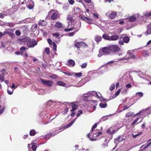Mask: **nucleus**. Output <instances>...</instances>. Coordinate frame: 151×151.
<instances>
[{
    "mask_svg": "<svg viewBox=\"0 0 151 151\" xmlns=\"http://www.w3.org/2000/svg\"><path fill=\"white\" fill-rule=\"evenodd\" d=\"M102 133L101 132H97L95 131H93V132L91 131L90 133L88 134L87 136L91 141H96L97 140L96 137L99 135L101 134Z\"/></svg>",
    "mask_w": 151,
    "mask_h": 151,
    "instance_id": "1",
    "label": "nucleus"
},
{
    "mask_svg": "<svg viewBox=\"0 0 151 151\" xmlns=\"http://www.w3.org/2000/svg\"><path fill=\"white\" fill-rule=\"evenodd\" d=\"M151 113V106L147 108L145 110H141L140 111L136 114L134 115L135 116L139 114L143 115L145 114V115H147Z\"/></svg>",
    "mask_w": 151,
    "mask_h": 151,
    "instance_id": "2",
    "label": "nucleus"
},
{
    "mask_svg": "<svg viewBox=\"0 0 151 151\" xmlns=\"http://www.w3.org/2000/svg\"><path fill=\"white\" fill-rule=\"evenodd\" d=\"M27 45L29 47H33L35 45H37V42L34 40H31L29 38H27Z\"/></svg>",
    "mask_w": 151,
    "mask_h": 151,
    "instance_id": "3",
    "label": "nucleus"
},
{
    "mask_svg": "<svg viewBox=\"0 0 151 151\" xmlns=\"http://www.w3.org/2000/svg\"><path fill=\"white\" fill-rule=\"evenodd\" d=\"M106 16L112 19H114L117 15V13L115 11H108L105 14Z\"/></svg>",
    "mask_w": 151,
    "mask_h": 151,
    "instance_id": "4",
    "label": "nucleus"
},
{
    "mask_svg": "<svg viewBox=\"0 0 151 151\" xmlns=\"http://www.w3.org/2000/svg\"><path fill=\"white\" fill-rule=\"evenodd\" d=\"M140 15L139 14H136L128 17L127 19H129L130 22H133L135 21L137 19H139Z\"/></svg>",
    "mask_w": 151,
    "mask_h": 151,
    "instance_id": "5",
    "label": "nucleus"
},
{
    "mask_svg": "<svg viewBox=\"0 0 151 151\" xmlns=\"http://www.w3.org/2000/svg\"><path fill=\"white\" fill-rule=\"evenodd\" d=\"M127 54L128 55V56H129V57L126 58H122L120 60H123L124 59L127 60L129 59H132V58L133 59H135V56L134 55V54L133 52V50H130L128 51L127 52Z\"/></svg>",
    "mask_w": 151,
    "mask_h": 151,
    "instance_id": "6",
    "label": "nucleus"
},
{
    "mask_svg": "<svg viewBox=\"0 0 151 151\" xmlns=\"http://www.w3.org/2000/svg\"><path fill=\"white\" fill-rule=\"evenodd\" d=\"M99 51H101V52H102L105 55L109 54L111 52L110 46L108 47H105L99 50Z\"/></svg>",
    "mask_w": 151,
    "mask_h": 151,
    "instance_id": "7",
    "label": "nucleus"
},
{
    "mask_svg": "<svg viewBox=\"0 0 151 151\" xmlns=\"http://www.w3.org/2000/svg\"><path fill=\"white\" fill-rule=\"evenodd\" d=\"M59 129H56L54 131V132H50L49 134H48L46 135L45 137L46 138V139H49L51 137H53L56 135L60 131H59L58 132L55 133V132L57 131H58L59 130Z\"/></svg>",
    "mask_w": 151,
    "mask_h": 151,
    "instance_id": "8",
    "label": "nucleus"
},
{
    "mask_svg": "<svg viewBox=\"0 0 151 151\" xmlns=\"http://www.w3.org/2000/svg\"><path fill=\"white\" fill-rule=\"evenodd\" d=\"M87 94L89 95H91L92 96H94L96 95V96L98 98H100L101 97V94L99 92H96L95 91H92L88 92Z\"/></svg>",
    "mask_w": 151,
    "mask_h": 151,
    "instance_id": "9",
    "label": "nucleus"
},
{
    "mask_svg": "<svg viewBox=\"0 0 151 151\" xmlns=\"http://www.w3.org/2000/svg\"><path fill=\"white\" fill-rule=\"evenodd\" d=\"M41 83L43 84L49 86H51L53 83V82L49 80H44L41 78L40 79Z\"/></svg>",
    "mask_w": 151,
    "mask_h": 151,
    "instance_id": "10",
    "label": "nucleus"
},
{
    "mask_svg": "<svg viewBox=\"0 0 151 151\" xmlns=\"http://www.w3.org/2000/svg\"><path fill=\"white\" fill-rule=\"evenodd\" d=\"M26 5L29 9H32L34 6V2L32 0H28L26 2Z\"/></svg>",
    "mask_w": 151,
    "mask_h": 151,
    "instance_id": "11",
    "label": "nucleus"
},
{
    "mask_svg": "<svg viewBox=\"0 0 151 151\" xmlns=\"http://www.w3.org/2000/svg\"><path fill=\"white\" fill-rule=\"evenodd\" d=\"M111 51L116 52L119 51L120 48L117 46L116 45H113L110 46Z\"/></svg>",
    "mask_w": 151,
    "mask_h": 151,
    "instance_id": "12",
    "label": "nucleus"
},
{
    "mask_svg": "<svg viewBox=\"0 0 151 151\" xmlns=\"http://www.w3.org/2000/svg\"><path fill=\"white\" fill-rule=\"evenodd\" d=\"M80 26V24L78 23H76L72 25H71V28H72V30L73 29L75 30L76 31L75 32H76L79 29Z\"/></svg>",
    "mask_w": 151,
    "mask_h": 151,
    "instance_id": "13",
    "label": "nucleus"
},
{
    "mask_svg": "<svg viewBox=\"0 0 151 151\" xmlns=\"http://www.w3.org/2000/svg\"><path fill=\"white\" fill-rule=\"evenodd\" d=\"M76 119L73 120L69 124H68L66 126L60 128L59 129V130H60L61 129H63V130L65 129V128H68L69 127H70L74 123V122L76 120Z\"/></svg>",
    "mask_w": 151,
    "mask_h": 151,
    "instance_id": "14",
    "label": "nucleus"
},
{
    "mask_svg": "<svg viewBox=\"0 0 151 151\" xmlns=\"http://www.w3.org/2000/svg\"><path fill=\"white\" fill-rule=\"evenodd\" d=\"M56 85L58 86H65L66 87H69L70 86H65V84L64 82L61 81H58L56 82Z\"/></svg>",
    "mask_w": 151,
    "mask_h": 151,
    "instance_id": "15",
    "label": "nucleus"
},
{
    "mask_svg": "<svg viewBox=\"0 0 151 151\" xmlns=\"http://www.w3.org/2000/svg\"><path fill=\"white\" fill-rule=\"evenodd\" d=\"M107 132L111 134H113L115 132L114 127L112 126L107 130Z\"/></svg>",
    "mask_w": 151,
    "mask_h": 151,
    "instance_id": "16",
    "label": "nucleus"
},
{
    "mask_svg": "<svg viewBox=\"0 0 151 151\" xmlns=\"http://www.w3.org/2000/svg\"><path fill=\"white\" fill-rule=\"evenodd\" d=\"M67 19L69 21V22H68V28L70 27V25L71 24V22L72 20L71 16L70 15H68L67 17Z\"/></svg>",
    "mask_w": 151,
    "mask_h": 151,
    "instance_id": "17",
    "label": "nucleus"
},
{
    "mask_svg": "<svg viewBox=\"0 0 151 151\" xmlns=\"http://www.w3.org/2000/svg\"><path fill=\"white\" fill-rule=\"evenodd\" d=\"M47 24V22L44 20H40L38 23V24L39 25L45 26Z\"/></svg>",
    "mask_w": 151,
    "mask_h": 151,
    "instance_id": "18",
    "label": "nucleus"
},
{
    "mask_svg": "<svg viewBox=\"0 0 151 151\" xmlns=\"http://www.w3.org/2000/svg\"><path fill=\"white\" fill-rule=\"evenodd\" d=\"M68 63V65L70 67H73L75 64L74 61L72 59L69 60Z\"/></svg>",
    "mask_w": 151,
    "mask_h": 151,
    "instance_id": "19",
    "label": "nucleus"
},
{
    "mask_svg": "<svg viewBox=\"0 0 151 151\" xmlns=\"http://www.w3.org/2000/svg\"><path fill=\"white\" fill-rule=\"evenodd\" d=\"M119 38V37L117 35H112L110 37V40H117Z\"/></svg>",
    "mask_w": 151,
    "mask_h": 151,
    "instance_id": "20",
    "label": "nucleus"
},
{
    "mask_svg": "<svg viewBox=\"0 0 151 151\" xmlns=\"http://www.w3.org/2000/svg\"><path fill=\"white\" fill-rule=\"evenodd\" d=\"M86 19L85 20V21H86L87 23H88L90 24H91L93 23H92V22L93 21V19L91 18H89L87 17H86Z\"/></svg>",
    "mask_w": 151,
    "mask_h": 151,
    "instance_id": "21",
    "label": "nucleus"
},
{
    "mask_svg": "<svg viewBox=\"0 0 151 151\" xmlns=\"http://www.w3.org/2000/svg\"><path fill=\"white\" fill-rule=\"evenodd\" d=\"M35 140L33 141L32 142L31 144L32 145V148L34 151H35L37 148V146L34 145L35 143V142H36Z\"/></svg>",
    "mask_w": 151,
    "mask_h": 151,
    "instance_id": "22",
    "label": "nucleus"
},
{
    "mask_svg": "<svg viewBox=\"0 0 151 151\" xmlns=\"http://www.w3.org/2000/svg\"><path fill=\"white\" fill-rule=\"evenodd\" d=\"M142 55L145 57H147L150 55L149 52L146 50H144L142 53Z\"/></svg>",
    "mask_w": 151,
    "mask_h": 151,
    "instance_id": "23",
    "label": "nucleus"
},
{
    "mask_svg": "<svg viewBox=\"0 0 151 151\" xmlns=\"http://www.w3.org/2000/svg\"><path fill=\"white\" fill-rule=\"evenodd\" d=\"M70 104H72V109L71 110V111H74L75 110L77 109L78 108V106L74 104L73 102H72Z\"/></svg>",
    "mask_w": 151,
    "mask_h": 151,
    "instance_id": "24",
    "label": "nucleus"
},
{
    "mask_svg": "<svg viewBox=\"0 0 151 151\" xmlns=\"http://www.w3.org/2000/svg\"><path fill=\"white\" fill-rule=\"evenodd\" d=\"M102 39V37L101 36L97 35L96 36L95 38V40L98 43L99 42H100Z\"/></svg>",
    "mask_w": 151,
    "mask_h": 151,
    "instance_id": "25",
    "label": "nucleus"
},
{
    "mask_svg": "<svg viewBox=\"0 0 151 151\" xmlns=\"http://www.w3.org/2000/svg\"><path fill=\"white\" fill-rule=\"evenodd\" d=\"M90 96H92L91 95H89L87 94V93H84L83 95V98L84 99V100L86 101H88V98Z\"/></svg>",
    "mask_w": 151,
    "mask_h": 151,
    "instance_id": "26",
    "label": "nucleus"
},
{
    "mask_svg": "<svg viewBox=\"0 0 151 151\" xmlns=\"http://www.w3.org/2000/svg\"><path fill=\"white\" fill-rule=\"evenodd\" d=\"M55 26L56 27L60 28L63 26V24L61 22H57L55 24Z\"/></svg>",
    "mask_w": 151,
    "mask_h": 151,
    "instance_id": "27",
    "label": "nucleus"
},
{
    "mask_svg": "<svg viewBox=\"0 0 151 151\" xmlns=\"http://www.w3.org/2000/svg\"><path fill=\"white\" fill-rule=\"evenodd\" d=\"M15 24L14 23H13L11 22H5V25H6L7 26H9L10 27H12L14 26Z\"/></svg>",
    "mask_w": 151,
    "mask_h": 151,
    "instance_id": "28",
    "label": "nucleus"
},
{
    "mask_svg": "<svg viewBox=\"0 0 151 151\" xmlns=\"http://www.w3.org/2000/svg\"><path fill=\"white\" fill-rule=\"evenodd\" d=\"M102 37L104 39L106 40H110V37L106 34H104L103 35Z\"/></svg>",
    "mask_w": 151,
    "mask_h": 151,
    "instance_id": "29",
    "label": "nucleus"
},
{
    "mask_svg": "<svg viewBox=\"0 0 151 151\" xmlns=\"http://www.w3.org/2000/svg\"><path fill=\"white\" fill-rule=\"evenodd\" d=\"M123 40L125 43H128L129 42L130 39L128 37H125L123 38Z\"/></svg>",
    "mask_w": 151,
    "mask_h": 151,
    "instance_id": "30",
    "label": "nucleus"
},
{
    "mask_svg": "<svg viewBox=\"0 0 151 151\" xmlns=\"http://www.w3.org/2000/svg\"><path fill=\"white\" fill-rule=\"evenodd\" d=\"M36 134L35 131L34 129H31L29 132V134L31 136H33Z\"/></svg>",
    "mask_w": 151,
    "mask_h": 151,
    "instance_id": "31",
    "label": "nucleus"
},
{
    "mask_svg": "<svg viewBox=\"0 0 151 151\" xmlns=\"http://www.w3.org/2000/svg\"><path fill=\"white\" fill-rule=\"evenodd\" d=\"M147 29L145 34L146 35L151 34V27Z\"/></svg>",
    "mask_w": 151,
    "mask_h": 151,
    "instance_id": "32",
    "label": "nucleus"
},
{
    "mask_svg": "<svg viewBox=\"0 0 151 151\" xmlns=\"http://www.w3.org/2000/svg\"><path fill=\"white\" fill-rule=\"evenodd\" d=\"M119 138L120 137H119V136H118L117 138H116L114 139V142L115 144L117 145L120 142Z\"/></svg>",
    "mask_w": 151,
    "mask_h": 151,
    "instance_id": "33",
    "label": "nucleus"
},
{
    "mask_svg": "<svg viewBox=\"0 0 151 151\" xmlns=\"http://www.w3.org/2000/svg\"><path fill=\"white\" fill-rule=\"evenodd\" d=\"M99 106L102 108H105L107 106L106 103H101L99 104Z\"/></svg>",
    "mask_w": 151,
    "mask_h": 151,
    "instance_id": "34",
    "label": "nucleus"
},
{
    "mask_svg": "<svg viewBox=\"0 0 151 151\" xmlns=\"http://www.w3.org/2000/svg\"><path fill=\"white\" fill-rule=\"evenodd\" d=\"M57 16V13H53L51 16V18L52 19H55L56 18Z\"/></svg>",
    "mask_w": 151,
    "mask_h": 151,
    "instance_id": "35",
    "label": "nucleus"
},
{
    "mask_svg": "<svg viewBox=\"0 0 151 151\" xmlns=\"http://www.w3.org/2000/svg\"><path fill=\"white\" fill-rule=\"evenodd\" d=\"M143 95V93L142 92H137L136 93V97H142Z\"/></svg>",
    "mask_w": 151,
    "mask_h": 151,
    "instance_id": "36",
    "label": "nucleus"
},
{
    "mask_svg": "<svg viewBox=\"0 0 151 151\" xmlns=\"http://www.w3.org/2000/svg\"><path fill=\"white\" fill-rule=\"evenodd\" d=\"M134 113L133 112H129L126 114L125 115L127 117H130Z\"/></svg>",
    "mask_w": 151,
    "mask_h": 151,
    "instance_id": "37",
    "label": "nucleus"
},
{
    "mask_svg": "<svg viewBox=\"0 0 151 151\" xmlns=\"http://www.w3.org/2000/svg\"><path fill=\"white\" fill-rule=\"evenodd\" d=\"M81 42H77L75 44V46L77 48L81 47Z\"/></svg>",
    "mask_w": 151,
    "mask_h": 151,
    "instance_id": "38",
    "label": "nucleus"
},
{
    "mask_svg": "<svg viewBox=\"0 0 151 151\" xmlns=\"http://www.w3.org/2000/svg\"><path fill=\"white\" fill-rule=\"evenodd\" d=\"M82 73H81L80 72L78 73H75L74 74V76H77L79 77L81 76Z\"/></svg>",
    "mask_w": 151,
    "mask_h": 151,
    "instance_id": "39",
    "label": "nucleus"
},
{
    "mask_svg": "<svg viewBox=\"0 0 151 151\" xmlns=\"http://www.w3.org/2000/svg\"><path fill=\"white\" fill-rule=\"evenodd\" d=\"M147 142L148 143L147 145L143 148V149H145L151 145V139L148 140Z\"/></svg>",
    "mask_w": 151,
    "mask_h": 151,
    "instance_id": "40",
    "label": "nucleus"
},
{
    "mask_svg": "<svg viewBox=\"0 0 151 151\" xmlns=\"http://www.w3.org/2000/svg\"><path fill=\"white\" fill-rule=\"evenodd\" d=\"M68 5L67 4H65L63 5V9L65 11L68 10Z\"/></svg>",
    "mask_w": 151,
    "mask_h": 151,
    "instance_id": "41",
    "label": "nucleus"
},
{
    "mask_svg": "<svg viewBox=\"0 0 151 151\" xmlns=\"http://www.w3.org/2000/svg\"><path fill=\"white\" fill-rule=\"evenodd\" d=\"M81 47H88L86 44L83 42H81Z\"/></svg>",
    "mask_w": 151,
    "mask_h": 151,
    "instance_id": "42",
    "label": "nucleus"
},
{
    "mask_svg": "<svg viewBox=\"0 0 151 151\" xmlns=\"http://www.w3.org/2000/svg\"><path fill=\"white\" fill-rule=\"evenodd\" d=\"M50 49L48 47H46L45 49V52L48 55H50Z\"/></svg>",
    "mask_w": 151,
    "mask_h": 151,
    "instance_id": "43",
    "label": "nucleus"
},
{
    "mask_svg": "<svg viewBox=\"0 0 151 151\" xmlns=\"http://www.w3.org/2000/svg\"><path fill=\"white\" fill-rule=\"evenodd\" d=\"M112 115V114H109L108 115L106 116H104L102 118V119L103 120V121H105L106 119H108V118L107 117L108 116H111Z\"/></svg>",
    "mask_w": 151,
    "mask_h": 151,
    "instance_id": "44",
    "label": "nucleus"
},
{
    "mask_svg": "<svg viewBox=\"0 0 151 151\" xmlns=\"http://www.w3.org/2000/svg\"><path fill=\"white\" fill-rule=\"evenodd\" d=\"M4 74L3 73H2L0 75V80L2 81H3L4 80Z\"/></svg>",
    "mask_w": 151,
    "mask_h": 151,
    "instance_id": "45",
    "label": "nucleus"
},
{
    "mask_svg": "<svg viewBox=\"0 0 151 151\" xmlns=\"http://www.w3.org/2000/svg\"><path fill=\"white\" fill-rule=\"evenodd\" d=\"M87 63H84L82 64L81 66V68H86L87 66Z\"/></svg>",
    "mask_w": 151,
    "mask_h": 151,
    "instance_id": "46",
    "label": "nucleus"
},
{
    "mask_svg": "<svg viewBox=\"0 0 151 151\" xmlns=\"http://www.w3.org/2000/svg\"><path fill=\"white\" fill-rule=\"evenodd\" d=\"M115 84H112L110 86L109 88V90L110 91H112L115 88Z\"/></svg>",
    "mask_w": 151,
    "mask_h": 151,
    "instance_id": "47",
    "label": "nucleus"
},
{
    "mask_svg": "<svg viewBox=\"0 0 151 151\" xmlns=\"http://www.w3.org/2000/svg\"><path fill=\"white\" fill-rule=\"evenodd\" d=\"M144 16H146V17H148L151 16V12H150L148 13L146 12L144 13Z\"/></svg>",
    "mask_w": 151,
    "mask_h": 151,
    "instance_id": "48",
    "label": "nucleus"
},
{
    "mask_svg": "<svg viewBox=\"0 0 151 151\" xmlns=\"http://www.w3.org/2000/svg\"><path fill=\"white\" fill-rule=\"evenodd\" d=\"M68 110V108L66 107L64 109V110L62 111V113L63 114H64L66 113Z\"/></svg>",
    "mask_w": 151,
    "mask_h": 151,
    "instance_id": "49",
    "label": "nucleus"
},
{
    "mask_svg": "<svg viewBox=\"0 0 151 151\" xmlns=\"http://www.w3.org/2000/svg\"><path fill=\"white\" fill-rule=\"evenodd\" d=\"M139 118H137L132 123V126L133 125L135 124H136V123L138 121V120L139 119Z\"/></svg>",
    "mask_w": 151,
    "mask_h": 151,
    "instance_id": "50",
    "label": "nucleus"
},
{
    "mask_svg": "<svg viewBox=\"0 0 151 151\" xmlns=\"http://www.w3.org/2000/svg\"><path fill=\"white\" fill-rule=\"evenodd\" d=\"M82 111L81 110H79L78 111V113H77V117L79 116L81 114H82Z\"/></svg>",
    "mask_w": 151,
    "mask_h": 151,
    "instance_id": "51",
    "label": "nucleus"
},
{
    "mask_svg": "<svg viewBox=\"0 0 151 151\" xmlns=\"http://www.w3.org/2000/svg\"><path fill=\"white\" fill-rule=\"evenodd\" d=\"M39 94L40 95H44L45 94V91L42 90H41L40 91Z\"/></svg>",
    "mask_w": 151,
    "mask_h": 151,
    "instance_id": "52",
    "label": "nucleus"
},
{
    "mask_svg": "<svg viewBox=\"0 0 151 151\" xmlns=\"http://www.w3.org/2000/svg\"><path fill=\"white\" fill-rule=\"evenodd\" d=\"M93 15L95 18H99V14L98 13H94L93 14Z\"/></svg>",
    "mask_w": 151,
    "mask_h": 151,
    "instance_id": "53",
    "label": "nucleus"
},
{
    "mask_svg": "<svg viewBox=\"0 0 151 151\" xmlns=\"http://www.w3.org/2000/svg\"><path fill=\"white\" fill-rule=\"evenodd\" d=\"M97 123H95L92 127L91 130V131L93 132V129L95 128L97 126Z\"/></svg>",
    "mask_w": 151,
    "mask_h": 151,
    "instance_id": "54",
    "label": "nucleus"
},
{
    "mask_svg": "<svg viewBox=\"0 0 151 151\" xmlns=\"http://www.w3.org/2000/svg\"><path fill=\"white\" fill-rule=\"evenodd\" d=\"M52 46H53V49L54 50H56V44L54 43L53 42L52 43Z\"/></svg>",
    "mask_w": 151,
    "mask_h": 151,
    "instance_id": "55",
    "label": "nucleus"
},
{
    "mask_svg": "<svg viewBox=\"0 0 151 151\" xmlns=\"http://www.w3.org/2000/svg\"><path fill=\"white\" fill-rule=\"evenodd\" d=\"M52 35L53 36L56 37H58L59 36V35L58 33H55L52 34Z\"/></svg>",
    "mask_w": 151,
    "mask_h": 151,
    "instance_id": "56",
    "label": "nucleus"
},
{
    "mask_svg": "<svg viewBox=\"0 0 151 151\" xmlns=\"http://www.w3.org/2000/svg\"><path fill=\"white\" fill-rule=\"evenodd\" d=\"M15 34L17 36H19L20 35L21 33L19 31V30H17L15 31Z\"/></svg>",
    "mask_w": 151,
    "mask_h": 151,
    "instance_id": "57",
    "label": "nucleus"
},
{
    "mask_svg": "<svg viewBox=\"0 0 151 151\" xmlns=\"http://www.w3.org/2000/svg\"><path fill=\"white\" fill-rule=\"evenodd\" d=\"M47 41L50 45H52V41L50 39H48L47 40Z\"/></svg>",
    "mask_w": 151,
    "mask_h": 151,
    "instance_id": "58",
    "label": "nucleus"
},
{
    "mask_svg": "<svg viewBox=\"0 0 151 151\" xmlns=\"http://www.w3.org/2000/svg\"><path fill=\"white\" fill-rule=\"evenodd\" d=\"M120 89H119L118 91H117L115 94V97L117 96L120 93Z\"/></svg>",
    "mask_w": 151,
    "mask_h": 151,
    "instance_id": "59",
    "label": "nucleus"
},
{
    "mask_svg": "<svg viewBox=\"0 0 151 151\" xmlns=\"http://www.w3.org/2000/svg\"><path fill=\"white\" fill-rule=\"evenodd\" d=\"M72 30V28H71V27L68 29H64V31L65 32L70 31Z\"/></svg>",
    "mask_w": 151,
    "mask_h": 151,
    "instance_id": "60",
    "label": "nucleus"
},
{
    "mask_svg": "<svg viewBox=\"0 0 151 151\" xmlns=\"http://www.w3.org/2000/svg\"><path fill=\"white\" fill-rule=\"evenodd\" d=\"M76 32H73L70 33H69L68 34V35L69 36H73L74 34Z\"/></svg>",
    "mask_w": 151,
    "mask_h": 151,
    "instance_id": "61",
    "label": "nucleus"
},
{
    "mask_svg": "<svg viewBox=\"0 0 151 151\" xmlns=\"http://www.w3.org/2000/svg\"><path fill=\"white\" fill-rule=\"evenodd\" d=\"M12 111L13 114H15L17 112V109L16 108H13L12 109Z\"/></svg>",
    "mask_w": 151,
    "mask_h": 151,
    "instance_id": "62",
    "label": "nucleus"
},
{
    "mask_svg": "<svg viewBox=\"0 0 151 151\" xmlns=\"http://www.w3.org/2000/svg\"><path fill=\"white\" fill-rule=\"evenodd\" d=\"M13 90L12 91H10L8 89L7 90L8 93L9 95L12 94L13 93Z\"/></svg>",
    "mask_w": 151,
    "mask_h": 151,
    "instance_id": "63",
    "label": "nucleus"
},
{
    "mask_svg": "<svg viewBox=\"0 0 151 151\" xmlns=\"http://www.w3.org/2000/svg\"><path fill=\"white\" fill-rule=\"evenodd\" d=\"M124 42L123 40H120L119 41V43L120 45H123L124 44Z\"/></svg>",
    "mask_w": 151,
    "mask_h": 151,
    "instance_id": "64",
    "label": "nucleus"
}]
</instances>
